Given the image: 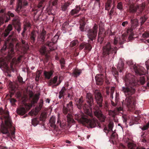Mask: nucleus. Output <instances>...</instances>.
<instances>
[{
    "label": "nucleus",
    "mask_w": 149,
    "mask_h": 149,
    "mask_svg": "<svg viewBox=\"0 0 149 149\" xmlns=\"http://www.w3.org/2000/svg\"><path fill=\"white\" fill-rule=\"evenodd\" d=\"M0 115H1V119L4 120L5 124H4L2 121L1 128V132L3 134H6L11 139L12 138H15V128L11 125L9 112L7 111H5L2 108H0Z\"/></svg>",
    "instance_id": "1"
},
{
    "label": "nucleus",
    "mask_w": 149,
    "mask_h": 149,
    "mask_svg": "<svg viewBox=\"0 0 149 149\" xmlns=\"http://www.w3.org/2000/svg\"><path fill=\"white\" fill-rule=\"evenodd\" d=\"M124 80L126 86L122 87L121 90L124 93H134L136 87L140 85H143L146 81L144 77H140L139 80H136L134 76L130 74H126Z\"/></svg>",
    "instance_id": "2"
},
{
    "label": "nucleus",
    "mask_w": 149,
    "mask_h": 149,
    "mask_svg": "<svg viewBox=\"0 0 149 149\" xmlns=\"http://www.w3.org/2000/svg\"><path fill=\"white\" fill-rule=\"evenodd\" d=\"M40 94H15V96L22 102L24 103L29 99L31 103V104L28 106V108H26V110L23 107L18 109L17 110V113L19 115H23L30 109L33 105L35 106L34 104L37 103L39 99Z\"/></svg>",
    "instance_id": "3"
},
{
    "label": "nucleus",
    "mask_w": 149,
    "mask_h": 149,
    "mask_svg": "<svg viewBox=\"0 0 149 149\" xmlns=\"http://www.w3.org/2000/svg\"><path fill=\"white\" fill-rule=\"evenodd\" d=\"M86 101L88 104H83V98L82 96L80 98L77 99L75 100L76 105L78 108L80 110L83 109L84 113L91 117H93L91 110L93 107V100L92 94H87L86 96Z\"/></svg>",
    "instance_id": "4"
},
{
    "label": "nucleus",
    "mask_w": 149,
    "mask_h": 149,
    "mask_svg": "<svg viewBox=\"0 0 149 149\" xmlns=\"http://www.w3.org/2000/svg\"><path fill=\"white\" fill-rule=\"evenodd\" d=\"M14 18L12 20V22L16 30L18 33H19L21 30V25L18 17L17 16L15 17L14 14L10 11H8L7 13V15L5 16L4 18L0 17V26L3 24L4 22L6 23L10 20V17Z\"/></svg>",
    "instance_id": "5"
},
{
    "label": "nucleus",
    "mask_w": 149,
    "mask_h": 149,
    "mask_svg": "<svg viewBox=\"0 0 149 149\" xmlns=\"http://www.w3.org/2000/svg\"><path fill=\"white\" fill-rule=\"evenodd\" d=\"M118 48L116 46H112L109 42L104 44L102 48V56L108 59L113 58L114 55L117 53Z\"/></svg>",
    "instance_id": "6"
},
{
    "label": "nucleus",
    "mask_w": 149,
    "mask_h": 149,
    "mask_svg": "<svg viewBox=\"0 0 149 149\" xmlns=\"http://www.w3.org/2000/svg\"><path fill=\"white\" fill-rule=\"evenodd\" d=\"M76 115L79 121L83 125H87L88 127L93 128L96 127V123H97V120L96 119H87L85 117L82 113Z\"/></svg>",
    "instance_id": "7"
},
{
    "label": "nucleus",
    "mask_w": 149,
    "mask_h": 149,
    "mask_svg": "<svg viewBox=\"0 0 149 149\" xmlns=\"http://www.w3.org/2000/svg\"><path fill=\"white\" fill-rule=\"evenodd\" d=\"M135 0H125V1L129 6V11L131 13H135L137 15L142 14V11L145 8V5L142 3L139 6H135L134 4H131L132 2Z\"/></svg>",
    "instance_id": "8"
},
{
    "label": "nucleus",
    "mask_w": 149,
    "mask_h": 149,
    "mask_svg": "<svg viewBox=\"0 0 149 149\" xmlns=\"http://www.w3.org/2000/svg\"><path fill=\"white\" fill-rule=\"evenodd\" d=\"M73 105L72 102H70L67 104V107L63 106V113L66 115L68 114L67 116V119L68 123H73L74 120L73 119L71 113L73 111Z\"/></svg>",
    "instance_id": "9"
},
{
    "label": "nucleus",
    "mask_w": 149,
    "mask_h": 149,
    "mask_svg": "<svg viewBox=\"0 0 149 149\" xmlns=\"http://www.w3.org/2000/svg\"><path fill=\"white\" fill-rule=\"evenodd\" d=\"M127 63L130 67L133 68L136 75L140 76L145 74V70L144 68L142 66H137L134 65L132 60L127 61Z\"/></svg>",
    "instance_id": "10"
},
{
    "label": "nucleus",
    "mask_w": 149,
    "mask_h": 149,
    "mask_svg": "<svg viewBox=\"0 0 149 149\" xmlns=\"http://www.w3.org/2000/svg\"><path fill=\"white\" fill-rule=\"evenodd\" d=\"M54 42H52L47 41L45 43V45L42 46L40 50V52L42 55H45L47 57V53L48 50H47L45 46H48L50 51L55 50L56 47H55Z\"/></svg>",
    "instance_id": "11"
},
{
    "label": "nucleus",
    "mask_w": 149,
    "mask_h": 149,
    "mask_svg": "<svg viewBox=\"0 0 149 149\" xmlns=\"http://www.w3.org/2000/svg\"><path fill=\"white\" fill-rule=\"evenodd\" d=\"M134 94H127L128 96L125 95L126 98L125 102L127 107L129 109H135L136 104V99Z\"/></svg>",
    "instance_id": "12"
},
{
    "label": "nucleus",
    "mask_w": 149,
    "mask_h": 149,
    "mask_svg": "<svg viewBox=\"0 0 149 149\" xmlns=\"http://www.w3.org/2000/svg\"><path fill=\"white\" fill-rule=\"evenodd\" d=\"M28 4L27 1L26 0H18L16 7L15 11L19 14L22 11V9L25 8V7Z\"/></svg>",
    "instance_id": "13"
},
{
    "label": "nucleus",
    "mask_w": 149,
    "mask_h": 149,
    "mask_svg": "<svg viewBox=\"0 0 149 149\" xmlns=\"http://www.w3.org/2000/svg\"><path fill=\"white\" fill-rule=\"evenodd\" d=\"M93 111L96 116L102 122H105L106 117L103 114L101 110L97 106H95L93 109Z\"/></svg>",
    "instance_id": "14"
},
{
    "label": "nucleus",
    "mask_w": 149,
    "mask_h": 149,
    "mask_svg": "<svg viewBox=\"0 0 149 149\" xmlns=\"http://www.w3.org/2000/svg\"><path fill=\"white\" fill-rule=\"evenodd\" d=\"M98 26L95 24L92 29L89 30L88 33V38L92 41L95 39L97 36V32Z\"/></svg>",
    "instance_id": "15"
},
{
    "label": "nucleus",
    "mask_w": 149,
    "mask_h": 149,
    "mask_svg": "<svg viewBox=\"0 0 149 149\" xmlns=\"http://www.w3.org/2000/svg\"><path fill=\"white\" fill-rule=\"evenodd\" d=\"M14 39L12 38V35H10L7 38L6 40V43L9 45L8 46V53L11 55L14 53L13 43Z\"/></svg>",
    "instance_id": "16"
},
{
    "label": "nucleus",
    "mask_w": 149,
    "mask_h": 149,
    "mask_svg": "<svg viewBox=\"0 0 149 149\" xmlns=\"http://www.w3.org/2000/svg\"><path fill=\"white\" fill-rule=\"evenodd\" d=\"M17 78L18 81L16 85H15L13 84L10 85L11 90L14 91V92H15L17 90L18 87V84L22 85L25 83V81H23V78L20 75L17 77Z\"/></svg>",
    "instance_id": "17"
},
{
    "label": "nucleus",
    "mask_w": 149,
    "mask_h": 149,
    "mask_svg": "<svg viewBox=\"0 0 149 149\" xmlns=\"http://www.w3.org/2000/svg\"><path fill=\"white\" fill-rule=\"evenodd\" d=\"M47 36V39H48L49 36L48 34H47V32L44 29H43L40 33L38 35L37 40L38 42H41L42 43H43L45 41V37Z\"/></svg>",
    "instance_id": "18"
},
{
    "label": "nucleus",
    "mask_w": 149,
    "mask_h": 149,
    "mask_svg": "<svg viewBox=\"0 0 149 149\" xmlns=\"http://www.w3.org/2000/svg\"><path fill=\"white\" fill-rule=\"evenodd\" d=\"M127 38L123 35L119 37H115L113 42V44L115 46L117 45L118 43L120 45L126 42Z\"/></svg>",
    "instance_id": "19"
},
{
    "label": "nucleus",
    "mask_w": 149,
    "mask_h": 149,
    "mask_svg": "<svg viewBox=\"0 0 149 149\" xmlns=\"http://www.w3.org/2000/svg\"><path fill=\"white\" fill-rule=\"evenodd\" d=\"M84 48V50H87L88 52L91 51L92 47L91 45L88 42H83L81 43L79 46V49L81 50Z\"/></svg>",
    "instance_id": "20"
},
{
    "label": "nucleus",
    "mask_w": 149,
    "mask_h": 149,
    "mask_svg": "<svg viewBox=\"0 0 149 149\" xmlns=\"http://www.w3.org/2000/svg\"><path fill=\"white\" fill-rule=\"evenodd\" d=\"M37 36V33L34 30L32 31L29 34V40L32 44L35 43Z\"/></svg>",
    "instance_id": "21"
},
{
    "label": "nucleus",
    "mask_w": 149,
    "mask_h": 149,
    "mask_svg": "<svg viewBox=\"0 0 149 149\" xmlns=\"http://www.w3.org/2000/svg\"><path fill=\"white\" fill-rule=\"evenodd\" d=\"M104 76L102 74H97L95 77L96 84L98 85H102L104 81Z\"/></svg>",
    "instance_id": "22"
},
{
    "label": "nucleus",
    "mask_w": 149,
    "mask_h": 149,
    "mask_svg": "<svg viewBox=\"0 0 149 149\" xmlns=\"http://www.w3.org/2000/svg\"><path fill=\"white\" fill-rule=\"evenodd\" d=\"M95 96L97 103L98 104L99 107H102L103 106L102 103L103 97L102 94H95Z\"/></svg>",
    "instance_id": "23"
},
{
    "label": "nucleus",
    "mask_w": 149,
    "mask_h": 149,
    "mask_svg": "<svg viewBox=\"0 0 149 149\" xmlns=\"http://www.w3.org/2000/svg\"><path fill=\"white\" fill-rule=\"evenodd\" d=\"M122 110V108L121 107L116 108L113 110H109V115L114 117L119 112Z\"/></svg>",
    "instance_id": "24"
},
{
    "label": "nucleus",
    "mask_w": 149,
    "mask_h": 149,
    "mask_svg": "<svg viewBox=\"0 0 149 149\" xmlns=\"http://www.w3.org/2000/svg\"><path fill=\"white\" fill-rule=\"evenodd\" d=\"M45 1V0H41L39 2L37 7H36L35 9V10L36 11V13L40 11H41L40 13L42 11V10L44 8L45 6L44 2Z\"/></svg>",
    "instance_id": "25"
},
{
    "label": "nucleus",
    "mask_w": 149,
    "mask_h": 149,
    "mask_svg": "<svg viewBox=\"0 0 149 149\" xmlns=\"http://www.w3.org/2000/svg\"><path fill=\"white\" fill-rule=\"evenodd\" d=\"M124 63L122 59H120L118 63L117 68L120 72H123L124 71Z\"/></svg>",
    "instance_id": "26"
},
{
    "label": "nucleus",
    "mask_w": 149,
    "mask_h": 149,
    "mask_svg": "<svg viewBox=\"0 0 149 149\" xmlns=\"http://www.w3.org/2000/svg\"><path fill=\"white\" fill-rule=\"evenodd\" d=\"M22 57V56H19L17 59L15 58H13L10 64V68L11 69L13 70L14 69L13 65L15 63L17 62H19L21 60V58Z\"/></svg>",
    "instance_id": "27"
},
{
    "label": "nucleus",
    "mask_w": 149,
    "mask_h": 149,
    "mask_svg": "<svg viewBox=\"0 0 149 149\" xmlns=\"http://www.w3.org/2000/svg\"><path fill=\"white\" fill-rule=\"evenodd\" d=\"M56 118L54 117H51L49 120V123L50 126L53 128H55L57 127L56 123Z\"/></svg>",
    "instance_id": "28"
},
{
    "label": "nucleus",
    "mask_w": 149,
    "mask_h": 149,
    "mask_svg": "<svg viewBox=\"0 0 149 149\" xmlns=\"http://www.w3.org/2000/svg\"><path fill=\"white\" fill-rule=\"evenodd\" d=\"M81 72V70L76 68L73 70L72 76L74 77L77 78L80 75Z\"/></svg>",
    "instance_id": "29"
},
{
    "label": "nucleus",
    "mask_w": 149,
    "mask_h": 149,
    "mask_svg": "<svg viewBox=\"0 0 149 149\" xmlns=\"http://www.w3.org/2000/svg\"><path fill=\"white\" fill-rule=\"evenodd\" d=\"M132 26L133 29H135L139 25V21L136 19H134L132 18L131 19Z\"/></svg>",
    "instance_id": "30"
},
{
    "label": "nucleus",
    "mask_w": 149,
    "mask_h": 149,
    "mask_svg": "<svg viewBox=\"0 0 149 149\" xmlns=\"http://www.w3.org/2000/svg\"><path fill=\"white\" fill-rule=\"evenodd\" d=\"M53 73L54 71L52 70H51L49 72L45 71L44 72V74L45 78L48 79H50L53 75Z\"/></svg>",
    "instance_id": "31"
},
{
    "label": "nucleus",
    "mask_w": 149,
    "mask_h": 149,
    "mask_svg": "<svg viewBox=\"0 0 149 149\" xmlns=\"http://www.w3.org/2000/svg\"><path fill=\"white\" fill-rule=\"evenodd\" d=\"M13 26L10 24H9L6 29L5 32L4 33V36L7 37L9 33L12 30Z\"/></svg>",
    "instance_id": "32"
},
{
    "label": "nucleus",
    "mask_w": 149,
    "mask_h": 149,
    "mask_svg": "<svg viewBox=\"0 0 149 149\" xmlns=\"http://www.w3.org/2000/svg\"><path fill=\"white\" fill-rule=\"evenodd\" d=\"M81 10V8L79 6H77L75 9H72L70 12V13L72 15H74V14L78 13Z\"/></svg>",
    "instance_id": "33"
},
{
    "label": "nucleus",
    "mask_w": 149,
    "mask_h": 149,
    "mask_svg": "<svg viewBox=\"0 0 149 149\" xmlns=\"http://www.w3.org/2000/svg\"><path fill=\"white\" fill-rule=\"evenodd\" d=\"M56 124H57V127L59 126L63 128L65 125V120L61 121L58 118Z\"/></svg>",
    "instance_id": "34"
},
{
    "label": "nucleus",
    "mask_w": 149,
    "mask_h": 149,
    "mask_svg": "<svg viewBox=\"0 0 149 149\" xmlns=\"http://www.w3.org/2000/svg\"><path fill=\"white\" fill-rule=\"evenodd\" d=\"M58 79V77L57 76H55L53 79L50 80L48 83V85L49 86H51L56 83Z\"/></svg>",
    "instance_id": "35"
},
{
    "label": "nucleus",
    "mask_w": 149,
    "mask_h": 149,
    "mask_svg": "<svg viewBox=\"0 0 149 149\" xmlns=\"http://www.w3.org/2000/svg\"><path fill=\"white\" fill-rule=\"evenodd\" d=\"M112 1L111 0H107L105 4V10H109L111 7V4Z\"/></svg>",
    "instance_id": "36"
},
{
    "label": "nucleus",
    "mask_w": 149,
    "mask_h": 149,
    "mask_svg": "<svg viewBox=\"0 0 149 149\" xmlns=\"http://www.w3.org/2000/svg\"><path fill=\"white\" fill-rule=\"evenodd\" d=\"M47 114L46 113L42 112L40 116V120L42 122H44L45 121L47 118Z\"/></svg>",
    "instance_id": "37"
},
{
    "label": "nucleus",
    "mask_w": 149,
    "mask_h": 149,
    "mask_svg": "<svg viewBox=\"0 0 149 149\" xmlns=\"http://www.w3.org/2000/svg\"><path fill=\"white\" fill-rule=\"evenodd\" d=\"M106 93H113L114 92L115 88L114 87H112L110 88V87H106Z\"/></svg>",
    "instance_id": "38"
},
{
    "label": "nucleus",
    "mask_w": 149,
    "mask_h": 149,
    "mask_svg": "<svg viewBox=\"0 0 149 149\" xmlns=\"http://www.w3.org/2000/svg\"><path fill=\"white\" fill-rule=\"evenodd\" d=\"M43 100L40 99L39 104L38 106H37L36 108V109L37 111H39L41 109L43 106Z\"/></svg>",
    "instance_id": "39"
},
{
    "label": "nucleus",
    "mask_w": 149,
    "mask_h": 149,
    "mask_svg": "<svg viewBox=\"0 0 149 149\" xmlns=\"http://www.w3.org/2000/svg\"><path fill=\"white\" fill-rule=\"evenodd\" d=\"M39 123V119L38 118H35L32 120V124L34 126H35L37 124H40Z\"/></svg>",
    "instance_id": "40"
},
{
    "label": "nucleus",
    "mask_w": 149,
    "mask_h": 149,
    "mask_svg": "<svg viewBox=\"0 0 149 149\" xmlns=\"http://www.w3.org/2000/svg\"><path fill=\"white\" fill-rule=\"evenodd\" d=\"M147 19L148 18L146 17L145 15H144L143 16H142L140 18L139 20L140 21L141 26L144 24Z\"/></svg>",
    "instance_id": "41"
},
{
    "label": "nucleus",
    "mask_w": 149,
    "mask_h": 149,
    "mask_svg": "<svg viewBox=\"0 0 149 149\" xmlns=\"http://www.w3.org/2000/svg\"><path fill=\"white\" fill-rule=\"evenodd\" d=\"M21 42L23 45H22V47H24V49H23L24 52H27V50L29 49V47L28 45H25V44L26 43V41L23 40H21Z\"/></svg>",
    "instance_id": "42"
},
{
    "label": "nucleus",
    "mask_w": 149,
    "mask_h": 149,
    "mask_svg": "<svg viewBox=\"0 0 149 149\" xmlns=\"http://www.w3.org/2000/svg\"><path fill=\"white\" fill-rule=\"evenodd\" d=\"M69 5V4L68 3H65L63 5L61 6V8L62 10L63 11H65L66 10Z\"/></svg>",
    "instance_id": "43"
},
{
    "label": "nucleus",
    "mask_w": 149,
    "mask_h": 149,
    "mask_svg": "<svg viewBox=\"0 0 149 149\" xmlns=\"http://www.w3.org/2000/svg\"><path fill=\"white\" fill-rule=\"evenodd\" d=\"M61 69H63L65 66V61L63 58H61L60 60Z\"/></svg>",
    "instance_id": "44"
},
{
    "label": "nucleus",
    "mask_w": 149,
    "mask_h": 149,
    "mask_svg": "<svg viewBox=\"0 0 149 149\" xmlns=\"http://www.w3.org/2000/svg\"><path fill=\"white\" fill-rule=\"evenodd\" d=\"M104 34L102 35L99 32L98 34V41L102 42L104 40Z\"/></svg>",
    "instance_id": "45"
},
{
    "label": "nucleus",
    "mask_w": 149,
    "mask_h": 149,
    "mask_svg": "<svg viewBox=\"0 0 149 149\" xmlns=\"http://www.w3.org/2000/svg\"><path fill=\"white\" fill-rule=\"evenodd\" d=\"M112 73L116 78H117V77L118 76V73L116 68L113 69Z\"/></svg>",
    "instance_id": "46"
},
{
    "label": "nucleus",
    "mask_w": 149,
    "mask_h": 149,
    "mask_svg": "<svg viewBox=\"0 0 149 149\" xmlns=\"http://www.w3.org/2000/svg\"><path fill=\"white\" fill-rule=\"evenodd\" d=\"M85 25V23L84 22H83L80 24L79 29L82 32L84 31Z\"/></svg>",
    "instance_id": "47"
},
{
    "label": "nucleus",
    "mask_w": 149,
    "mask_h": 149,
    "mask_svg": "<svg viewBox=\"0 0 149 149\" xmlns=\"http://www.w3.org/2000/svg\"><path fill=\"white\" fill-rule=\"evenodd\" d=\"M78 43V41L77 40H74L71 42L70 44V47H72L76 45Z\"/></svg>",
    "instance_id": "48"
},
{
    "label": "nucleus",
    "mask_w": 149,
    "mask_h": 149,
    "mask_svg": "<svg viewBox=\"0 0 149 149\" xmlns=\"http://www.w3.org/2000/svg\"><path fill=\"white\" fill-rule=\"evenodd\" d=\"M58 38L59 36L57 34L52 38V41L56 43L57 42Z\"/></svg>",
    "instance_id": "49"
},
{
    "label": "nucleus",
    "mask_w": 149,
    "mask_h": 149,
    "mask_svg": "<svg viewBox=\"0 0 149 149\" xmlns=\"http://www.w3.org/2000/svg\"><path fill=\"white\" fill-rule=\"evenodd\" d=\"M142 36L143 38H149V31H146L145 32L142 34Z\"/></svg>",
    "instance_id": "50"
},
{
    "label": "nucleus",
    "mask_w": 149,
    "mask_h": 149,
    "mask_svg": "<svg viewBox=\"0 0 149 149\" xmlns=\"http://www.w3.org/2000/svg\"><path fill=\"white\" fill-rule=\"evenodd\" d=\"M113 127V122H109L108 125L109 129L110 131H112Z\"/></svg>",
    "instance_id": "51"
},
{
    "label": "nucleus",
    "mask_w": 149,
    "mask_h": 149,
    "mask_svg": "<svg viewBox=\"0 0 149 149\" xmlns=\"http://www.w3.org/2000/svg\"><path fill=\"white\" fill-rule=\"evenodd\" d=\"M117 8L120 10H122L123 9V5L122 2H119L118 3L117 6Z\"/></svg>",
    "instance_id": "52"
},
{
    "label": "nucleus",
    "mask_w": 149,
    "mask_h": 149,
    "mask_svg": "<svg viewBox=\"0 0 149 149\" xmlns=\"http://www.w3.org/2000/svg\"><path fill=\"white\" fill-rule=\"evenodd\" d=\"M6 63L4 62L3 60L0 59V68L6 66Z\"/></svg>",
    "instance_id": "53"
},
{
    "label": "nucleus",
    "mask_w": 149,
    "mask_h": 149,
    "mask_svg": "<svg viewBox=\"0 0 149 149\" xmlns=\"http://www.w3.org/2000/svg\"><path fill=\"white\" fill-rule=\"evenodd\" d=\"M132 28L131 26V28H128L127 30V33L128 34H132V33L133 30L134 29Z\"/></svg>",
    "instance_id": "54"
},
{
    "label": "nucleus",
    "mask_w": 149,
    "mask_h": 149,
    "mask_svg": "<svg viewBox=\"0 0 149 149\" xmlns=\"http://www.w3.org/2000/svg\"><path fill=\"white\" fill-rule=\"evenodd\" d=\"M149 127V122L147 123V124L144 126L142 128V130H145L147 129Z\"/></svg>",
    "instance_id": "55"
},
{
    "label": "nucleus",
    "mask_w": 149,
    "mask_h": 149,
    "mask_svg": "<svg viewBox=\"0 0 149 149\" xmlns=\"http://www.w3.org/2000/svg\"><path fill=\"white\" fill-rule=\"evenodd\" d=\"M114 6H113L111 10L110 11L109 15L110 16V17H111L112 15L113 14L114 11Z\"/></svg>",
    "instance_id": "56"
},
{
    "label": "nucleus",
    "mask_w": 149,
    "mask_h": 149,
    "mask_svg": "<svg viewBox=\"0 0 149 149\" xmlns=\"http://www.w3.org/2000/svg\"><path fill=\"white\" fill-rule=\"evenodd\" d=\"M41 73L40 72H38L36 74L35 80L36 81H38L39 80V78L40 77Z\"/></svg>",
    "instance_id": "57"
},
{
    "label": "nucleus",
    "mask_w": 149,
    "mask_h": 149,
    "mask_svg": "<svg viewBox=\"0 0 149 149\" xmlns=\"http://www.w3.org/2000/svg\"><path fill=\"white\" fill-rule=\"evenodd\" d=\"M145 64L146 66V67L147 70L149 69V60H148L145 62Z\"/></svg>",
    "instance_id": "58"
},
{
    "label": "nucleus",
    "mask_w": 149,
    "mask_h": 149,
    "mask_svg": "<svg viewBox=\"0 0 149 149\" xmlns=\"http://www.w3.org/2000/svg\"><path fill=\"white\" fill-rule=\"evenodd\" d=\"M66 90V89L65 88V87H63L62 88L61 90L60 91L59 93H64V92H65V91Z\"/></svg>",
    "instance_id": "59"
},
{
    "label": "nucleus",
    "mask_w": 149,
    "mask_h": 149,
    "mask_svg": "<svg viewBox=\"0 0 149 149\" xmlns=\"http://www.w3.org/2000/svg\"><path fill=\"white\" fill-rule=\"evenodd\" d=\"M104 132L106 133H108L109 131H110V130L107 129V127H105L103 130Z\"/></svg>",
    "instance_id": "60"
},
{
    "label": "nucleus",
    "mask_w": 149,
    "mask_h": 149,
    "mask_svg": "<svg viewBox=\"0 0 149 149\" xmlns=\"http://www.w3.org/2000/svg\"><path fill=\"white\" fill-rule=\"evenodd\" d=\"M140 118L139 117H135L134 118V120L135 121V124H137V122L139 120Z\"/></svg>",
    "instance_id": "61"
},
{
    "label": "nucleus",
    "mask_w": 149,
    "mask_h": 149,
    "mask_svg": "<svg viewBox=\"0 0 149 149\" xmlns=\"http://www.w3.org/2000/svg\"><path fill=\"white\" fill-rule=\"evenodd\" d=\"M58 0H54L52 2V5L53 6H56L57 4V2Z\"/></svg>",
    "instance_id": "62"
},
{
    "label": "nucleus",
    "mask_w": 149,
    "mask_h": 149,
    "mask_svg": "<svg viewBox=\"0 0 149 149\" xmlns=\"http://www.w3.org/2000/svg\"><path fill=\"white\" fill-rule=\"evenodd\" d=\"M16 101V100L14 98H11L10 100V102L12 104H14Z\"/></svg>",
    "instance_id": "63"
},
{
    "label": "nucleus",
    "mask_w": 149,
    "mask_h": 149,
    "mask_svg": "<svg viewBox=\"0 0 149 149\" xmlns=\"http://www.w3.org/2000/svg\"><path fill=\"white\" fill-rule=\"evenodd\" d=\"M128 22L126 21H125V22H123L122 24V25L125 27V26L126 25H127L128 24Z\"/></svg>",
    "instance_id": "64"
}]
</instances>
